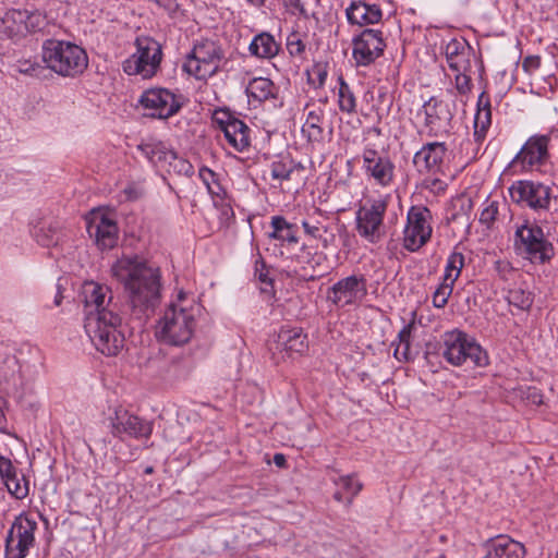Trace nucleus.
I'll return each mask as SVG.
<instances>
[{"label": "nucleus", "mask_w": 558, "mask_h": 558, "mask_svg": "<svg viewBox=\"0 0 558 558\" xmlns=\"http://www.w3.org/2000/svg\"><path fill=\"white\" fill-rule=\"evenodd\" d=\"M277 92L278 89L275 84L266 77H255L248 83L246 87V94L248 98L258 102L266 101L270 98H276Z\"/></svg>", "instance_id": "33"}, {"label": "nucleus", "mask_w": 558, "mask_h": 558, "mask_svg": "<svg viewBox=\"0 0 558 558\" xmlns=\"http://www.w3.org/2000/svg\"><path fill=\"white\" fill-rule=\"evenodd\" d=\"M199 174H201V177H204L205 174H207L211 178L214 177V172L207 168L201 169Z\"/></svg>", "instance_id": "60"}, {"label": "nucleus", "mask_w": 558, "mask_h": 558, "mask_svg": "<svg viewBox=\"0 0 558 558\" xmlns=\"http://www.w3.org/2000/svg\"><path fill=\"white\" fill-rule=\"evenodd\" d=\"M432 213L425 206H412L407 216L403 232V245L410 252H415L425 245L433 232Z\"/></svg>", "instance_id": "12"}, {"label": "nucleus", "mask_w": 558, "mask_h": 558, "mask_svg": "<svg viewBox=\"0 0 558 558\" xmlns=\"http://www.w3.org/2000/svg\"><path fill=\"white\" fill-rule=\"evenodd\" d=\"M513 203L535 213H550L557 209L558 195L551 185L539 181L520 180L509 187Z\"/></svg>", "instance_id": "7"}, {"label": "nucleus", "mask_w": 558, "mask_h": 558, "mask_svg": "<svg viewBox=\"0 0 558 558\" xmlns=\"http://www.w3.org/2000/svg\"><path fill=\"white\" fill-rule=\"evenodd\" d=\"M270 226L272 228V231L268 233L270 239L292 244L299 242V238L296 236V226L288 222L284 217L272 216Z\"/></svg>", "instance_id": "32"}, {"label": "nucleus", "mask_w": 558, "mask_h": 558, "mask_svg": "<svg viewBox=\"0 0 558 558\" xmlns=\"http://www.w3.org/2000/svg\"><path fill=\"white\" fill-rule=\"evenodd\" d=\"M4 400L2 398H0V416H4V413H3V405H4Z\"/></svg>", "instance_id": "63"}, {"label": "nucleus", "mask_w": 558, "mask_h": 558, "mask_svg": "<svg viewBox=\"0 0 558 558\" xmlns=\"http://www.w3.org/2000/svg\"><path fill=\"white\" fill-rule=\"evenodd\" d=\"M483 558H524V546L508 536H497L485 544Z\"/></svg>", "instance_id": "22"}, {"label": "nucleus", "mask_w": 558, "mask_h": 558, "mask_svg": "<svg viewBox=\"0 0 558 558\" xmlns=\"http://www.w3.org/2000/svg\"><path fill=\"white\" fill-rule=\"evenodd\" d=\"M286 46L291 57L302 58L305 52V44L296 32L287 37Z\"/></svg>", "instance_id": "42"}, {"label": "nucleus", "mask_w": 558, "mask_h": 558, "mask_svg": "<svg viewBox=\"0 0 558 558\" xmlns=\"http://www.w3.org/2000/svg\"><path fill=\"white\" fill-rule=\"evenodd\" d=\"M84 303V329L95 348L107 356L118 355L124 348L122 318L118 303L113 302L111 289L95 281H86L82 287Z\"/></svg>", "instance_id": "1"}, {"label": "nucleus", "mask_w": 558, "mask_h": 558, "mask_svg": "<svg viewBox=\"0 0 558 558\" xmlns=\"http://www.w3.org/2000/svg\"><path fill=\"white\" fill-rule=\"evenodd\" d=\"M453 290V284L442 281L433 294V304L437 308H442L448 303V299Z\"/></svg>", "instance_id": "41"}, {"label": "nucleus", "mask_w": 558, "mask_h": 558, "mask_svg": "<svg viewBox=\"0 0 558 558\" xmlns=\"http://www.w3.org/2000/svg\"><path fill=\"white\" fill-rule=\"evenodd\" d=\"M424 186L432 191H444L445 183L438 178H426L424 180Z\"/></svg>", "instance_id": "54"}, {"label": "nucleus", "mask_w": 558, "mask_h": 558, "mask_svg": "<svg viewBox=\"0 0 558 558\" xmlns=\"http://www.w3.org/2000/svg\"><path fill=\"white\" fill-rule=\"evenodd\" d=\"M144 472H145V474H153V473H154V468L149 465V466H147V468L145 469V471H144Z\"/></svg>", "instance_id": "64"}, {"label": "nucleus", "mask_w": 558, "mask_h": 558, "mask_svg": "<svg viewBox=\"0 0 558 558\" xmlns=\"http://www.w3.org/2000/svg\"><path fill=\"white\" fill-rule=\"evenodd\" d=\"M507 301L510 306L519 311H529L533 305L534 296L522 288H513L508 291Z\"/></svg>", "instance_id": "37"}, {"label": "nucleus", "mask_w": 558, "mask_h": 558, "mask_svg": "<svg viewBox=\"0 0 558 558\" xmlns=\"http://www.w3.org/2000/svg\"><path fill=\"white\" fill-rule=\"evenodd\" d=\"M159 7H162L170 13L178 12L180 5L177 0H154Z\"/></svg>", "instance_id": "55"}, {"label": "nucleus", "mask_w": 558, "mask_h": 558, "mask_svg": "<svg viewBox=\"0 0 558 558\" xmlns=\"http://www.w3.org/2000/svg\"><path fill=\"white\" fill-rule=\"evenodd\" d=\"M112 433L125 439L126 437H148L151 433L149 421H112Z\"/></svg>", "instance_id": "29"}, {"label": "nucleus", "mask_w": 558, "mask_h": 558, "mask_svg": "<svg viewBox=\"0 0 558 558\" xmlns=\"http://www.w3.org/2000/svg\"><path fill=\"white\" fill-rule=\"evenodd\" d=\"M294 169L293 161L288 158L276 160L271 163V178L280 181L290 180Z\"/></svg>", "instance_id": "40"}, {"label": "nucleus", "mask_w": 558, "mask_h": 558, "mask_svg": "<svg viewBox=\"0 0 558 558\" xmlns=\"http://www.w3.org/2000/svg\"><path fill=\"white\" fill-rule=\"evenodd\" d=\"M15 466L13 465L12 461L0 454V476L2 481L8 477L9 475H12V473L15 471Z\"/></svg>", "instance_id": "52"}, {"label": "nucleus", "mask_w": 558, "mask_h": 558, "mask_svg": "<svg viewBox=\"0 0 558 558\" xmlns=\"http://www.w3.org/2000/svg\"><path fill=\"white\" fill-rule=\"evenodd\" d=\"M441 355L453 366L482 367L488 356L477 341L466 332L451 330L442 336Z\"/></svg>", "instance_id": "5"}, {"label": "nucleus", "mask_w": 558, "mask_h": 558, "mask_svg": "<svg viewBox=\"0 0 558 558\" xmlns=\"http://www.w3.org/2000/svg\"><path fill=\"white\" fill-rule=\"evenodd\" d=\"M128 201H135L143 196L144 190L142 186L131 183L123 190Z\"/></svg>", "instance_id": "53"}, {"label": "nucleus", "mask_w": 558, "mask_h": 558, "mask_svg": "<svg viewBox=\"0 0 558 558\" xmlns=\"http://www.w3.org/2000/svg\"><path fill=\"white\" fill-rule=\"evenodd\" d=\"M338 106L340 111L349 114L354 113L356 111V98L353 90L342 75L338 77Z\"/></svg>", "instance_id": "34"}, {"label": "nucleus", "mask_w": 558, "mask_h": 558, "mask_svg": "<svg viewBox=\"0 0 558 558\" xmlns=\"http://www.w3.org/2000/svg\"><path fill=\"white\" fill-rule=\"evenodd\" d=\"M448 66L452 71H472V57L474 52L469 43L462 38H452L444 47Z\"/></svg>", "instance_id": "21"}, {"label": "nucleus", "mask_w": 558, "mask_h": 558, "mask_svg": "<svg viewBox=\"0 0 558 558\" xmlns=\"http://www.w3.org/2000/svg\"><path fill=\"white\" fill-rule=\"evenodd\" d=\"M308 74V82L315 87H322L327 78V65L324 63H316L312 66Z\"/></svg>", "instance_id": "43"}, {"label": "nucleus", "mask_w": 558, "mask_h": 558, "mask_svg": "<svg viewBox=\"0 0 558 558\" xmlns=\"http://www.w3.org/2000/svg\"><path fill=\"white\" fill-rule=\"evenodd\" d=\"M140 104L147 111V116L158 119H168L181 108L175 95L167 88L145 90L140 98Z\"/></svg>", "instance_id": "15"}, {"label": "nucleus", "mask_w": 558, "mask_h": 558, "mask_svg": "<svg viewBox=\"0 0 558 558\" xmlns=\"http://www.w3.org/2000/svg\"><path fill=\"white\" fill-rule=\"evenodd\" d=\"M137 149L156 167L166 169L171 159H175V151L160 141L149 140L137 146Z\"/></svg>", "instance_id": "25"}, {"label": "nucleus", "mask_w": 558, "mask_h": 558, "mask_svg": "<svg viewBox=\"0 0 558 558\" xmlns=\"http://www.w3.org/2000/svg\"><path fill=\"white\" fill-rule=\"evenodd\" d=\"M166 171L170 172L173 170L178 173H184L186 175H190L193 173V166L185 159L178 157L175 154V159H171V161L168 162Z\"/></svg>", "instance_id": "44"}, {"label": "nucleus", "mask_w": 558, "mask_h": 558, "mask_svg": "<svg viewBox=\"0 0 558 558\" xmlns=\"http://www.w3.org/2000/svg\"><path fill=\"white\" fill-rule=\"evenodd\" d=\"M17 71L22 74L38 77L45 71V68L37 62L24 60L19 62Z\"/></svg>", "instance_id": "46"}, {"label": "nucleus", "mask_w": 558, "mask_h": 558, "mask_svg": "<svg viewBox=\"0 0 558 558\" xmlns=\"http://www.w3.org/2000/svg\"><path fill=\"white\" fill-rule=\"evenodd\" d=\"M43 61L47 68L62 76H75L88 65L85 50L75 44L49 39L43 46Z\"/></svg>", "instance_id": "6"}, {"label": "nucleus", "mask_w": 558, "mask_h": 558, "mask_svg": "<svg viewBox=\"0 0 558 558\" xmlns=\"http://www.w3.org/2000/svg\"><path fill=\"white\" fill-rule=\"evenodd\" d=\"M27 11L9 10L0 17V36L12 38L28 31L26 20Z\"/></svg>", "instance_id": "27"}, {"label": "nucleus", "mask_w": 558, "mask_h": 558, "mask_svg": "<svg viewBox=\"0 0 558 558\" xmlns=\"http://www.w3.org/2000/svg\"><path fill=\"white\" fill-rule=\"evenodd\" d=\"M456 72H457V74L454 77V83H456L457 90L462 95L470 93L472 89V80H471L472 71L471 72L456 71Z\"/></svg>", "instance_id": "45"}, {"label": "nucleus", "mask_w": 558, "mask_h": 558, "mask_svg": "<svg viewBox=\"0 0 558 558\" xmlns=\"http://www.w3.org/2000/svg\"><path fill=\"white\" fill-rule=\"evenodd\" d=\"M387 199L377 198L361 206L356 211V231L363 239L377 243L384 235V217Z\"/></svg>", "instance_id": "11"}, {"label": "nucleus", "mask_w": 558, "mask_h": 558, "mask_svg": "<svg viewBox=\"0 0 558 558\" xmlns=\"http://www.w3.org/2000/svg\"><path fill=\"white\" fill-rule=\"evenodd\" d=\"M463 266V254L459 252H452L447 259L442 281L454 284L456 280L459 278L461 274Z\"/></svg>", "instance_id": "38"}, {"label": "nucleus", "mask_w": 558, "mask_h": 558, "mask_svg": "<svg viewBox=\"0 0 558 558\" xmlns=\"http://www.w3.org/2000/svg\"><path fill=\"white\" fill-rule=\"evenodd\" d=\"M496 267L499 271L509 269V264L504 262H497Z\"/></svg>", "instance_id": "59"}, {"label": "nucleus", "mask_w": 558, "mask_h": 558, "mask_svg": "<svg viewBox=\"0 0 558 558\" xmlns=\"http://www.w3.org/2000/svg\"><path fill=\"white\" fill-rule=\"evenodd\" d=\"M367 295V283L363 275H351L338 280L327 291L326 299L338 307L356 305Z\"/></svg>", "instance_id": "14"}, {"label": "nucleus", "mask_w": 558, "mask_h": 558, "mask_svg": "<svg viewBox=\"0 0 558 558\" xmlns=\"http://www.w3.org/2000/svg\"><path fill=\"white\" fill-rule=\"evenodd\" d=\"M460 202L462 203L461 204L462 209H471V207H472L471 199L461 198Z\"/></svg>", "instance_id": "58"}, {"label": "nucleus", "mask_w": 558, "mask_h": 558, "mask_svg": "<svg viewBox=\"0 0 558 558\" xmlns=\"http://www.w3.org/2000/svg\"><path fill=\"white\" fill-rule=\"evenodd\" d=\"M541 66V58L538 56H529L522 61V69L527 74H533Z\"/></svg>", "instance_id": "49"}, {"label": "nucleus", "mask_w": 558, "mask_h": 558, "mask_svg": "<svg viewBox=\"0 0 558 558\" xmlns=\"http://www.w3.org/2000/svg\"><path fill=\"white\" fill-rule=\"evenodd\" d=\"M363 169L378 185L389 186L395 178V165L372 147H365L362 154Z\"/></svg>", "instance_id": "19"}, {"label": "nucleus", "mask_w": 558, "mask_h": 558, "mask_svg": "<svg viewBox=\"0 0 558 558\" xmlns=\"http://www.w3.org/2000/svg\"><path fill=\"white\" fill-rule=\"evenodd\" d=\"M410 336L411 326H404L398 333V342H392V345H395L393 355L400 362H408L412 359Z\"/></svg>", "instance_id": "36"}, {"label": "nucleus", "mask_w": 558, "mask_h": 558, "mask_svg": "<svg viewBox=\"0 0 558 558\" xmlns=\"http://www.w3.org/2000/svg\"><path fill=\"white\" fill-rule=\"evenodd\" d=\"M9 493L17 499H23L28 495V482L22 475L19 477L16 470L3 480Z\"/></svg>", "instance_id": "39"}, {"label": "nucleus", "mask_w": 558, "mask_h": 558, "mask_svg": "<svg viewBox=\"0 0 558 558\" xmlns=\"http://www.w3.org/2000/svg\"><path fill=\"white\" fill-rule=\"evenodd\" d=\"M86 230L100 250H110L117 245L119 229L117 222L101 211H92Z\"/></svg>", "instance_id": "18"}, {"label": "nucleus", "mask_w": 558, "mask_h": 558, "mask_svg": "<svg viewBox=\"0 0 558 558\" xmlns=\"http://www.w3.org/2000/svg\"><path fill=\"white\" fill-rule=\"evenodd\" d=\"M61 302H62V295L60 294V292H58V294L54 298L56 306H59L61 304Z\"/></svg>", "instance_id": "61"}, {"label": "nucleus", "mask_w": 558, "mask_h": 558, "mask_svg": "<svg viewBox=\"0 0 558 558\" xmlns=\"http://www.w3.org/2000/svg\"><path fill=\"white\" fill-rule=\"evenodd\" d=\"M37 522L27 514L17 515L5 538V558H25L35 543Z\"/></svg>", "instance_id": "10"}, {"label": "nucleus", "mask_w": 558, "mask_h": 558, "mask_svg": "<svg viewBox=\"0 0 558 558\" xmlns=\"http://www.w3.org/2000/svg\"><path fill=\"white\" fill-rule=\"evenodd\" d=\"M222 59L221 47L215 41L204 40L187 54L183 70L197 80H206L218 72Z\"/></svg>", "instance_id": "8"}, {"label": "nucleus", "mask_w": 558, "mask_h": 558, "mask_svg": "<svg viewBox=\"0 0 558 558\" xmlns=\"http://www.w3.org/2000/svg\"><path fill=\"white\" fill-rule=\"evenodd\" d=\"M247 1L256 7H259L264 3V0H247Z\"/></svg>", "instance_id": "62"}, {"label": "nucleus", "mask_w": 558, "mask_h": 558, "mask_svg": "<svg viewBox=\"0 0 558 558\" xmlns=\"http://www.w3.org/2000/svg\"><path fill=\"white\" fill-rule=\"evenodd\" d=\"M283 3L292 14L298 13L303 17L308 19V13L301 0H283Z\"/></svg>", "instance_id": "48"}, {"label": "nucleus", "mask_w": 558, "mask_h": 558, "mask_svg": "<svg viewBox=\"0 0 558 558\" xmlns=\"http://www.w3.org/2000/svg\"><path fill=\"white\" fill-rule=\"evenodd\" d=\"M137 51L123 62V71L129 75L150 78L159 69L162 50L160 44L150 37L136 39Z\"/></svg>", "instance_id": "9"}, {"label": "nucleus", "mask_w": 558, "mask_h": 558, "mask_svg": "<svg viewBox=\"0 0 558 558\" xmlns=\"http://www.w3.org/2000/svg\"><path fill=\"white\" fill-rule=\"evenodd\" d=\"M347 17L349 23L364 26L378 23L383 17V12L377 4L354 1L347 9Z\"/></svg>", "instance_id": "23"}, {"label": "nucleus", "mask_w": 558, "mask_h": 558, "mask_svg": "<svg viewBox=\"0 0 558 558\" xmlns=\"http://www.w3.org/2000/svg\"><path fill=\"white\" fill-rule=\"evenodd\" d=\"M425 124L429 128L442 126L450 122L453 113L449 102L437 97H432L424 106Z\"/></svg>", "instance_id": "24"}, {"label": "nucleus", "mask_w": 558, "mask_h": 558, "mask_svg": "<svg viewBox=\"0 0 558 558\" xmlns=\"http://www.w3.org/2000/svg\"><path fill=\"white\" fill-rule=\"evenodd\" d=\"M199 313L201 306L194 300H189L185 292L180 291L177 300L169 304L158 320L156 337L169 345H184L194 335L196 316Z\"/></svg>", "instance_id": "3"}, {"label": "nucleus", "mask_w": 558, "mask_h": 558, "mask_svg": "<svg viewBox=\"0 0 558 558\" xmlns=\"http://www.w3.org/2000/svg\"><path fill=\"white\" fill-rule=\"evenodd\" d=\"M255 274L258 278V280L266 284H271L272 280L268 275V270L266 269V265L264 260H257L255 264Z\"/></svg>", "instance_id": "50"}, {"label": "nucleus", "mask_w": 558, "mask_h": 558, "mask_svg": "<svg viewBox=\"0 0 558 558\" xmlns=\"http://www.w3.org/2000/svg\"><path fill=\"white\" fill-rule=\"evenodd\" d=\"M492 124L490 98L485 92L481 93L477 99V109L474 117V137L482 142Z\"/></svg>", "instance_id": "28"}, {"label": "nucleus", "mask_w": 558, "mask_h": 558, "mask_svg": "<svg viewBox=\"0 0 558 558\" xmlns=\"http://www.w3.org/2000/svg\"><path fill=\"white\" fill-rule=\"evenodd\" d=\"M306 335L301 328L282 327L278 333L277 349L292 353H304L307 350Z\"/></svg>", "instance_id": "26"}, {"label": "nucleus", "mask_w": 558, "mask_h": 558, "mask_svg": "<svg viewBox=\"0 0 558 558\" xmlns=\"http://www.w3.org/2000/svg\"><path fill=\"white\" fill-rule=\"evenodd\" d=\"M498 214V205L495 202L488 204L481 213L480 222L486 226H490Z\"/></svg>", "instance_id": "47"}, {"label": "nucleus", "mask_w": 558, "mask_h": 558, "mask_svg": "<svg viewBox=\"0 0 558 558\" xmlns=\"http://www.w3.org/2000/svg\"><path fill=\"white\" fill-rule=\"evenodd\" d=\"M549 141L548 135H532L514 156L511 165L520 166L523 170H533L545 165L549 158Z\"/></svg>", "instance_id": "16"}, {"label": "nucleus", "mask_w": 558, "mask_h": 558, "mask_svg": "<svg viewBox=\"0 0 558 558\" xmlns=\"http://www.w3.org/2000/svg\"><path fill=\"white\" fill-rule=\"evenodd\" d=\"M211 120L223 132L228 144L236 151L243 153L250 147L251 129L229 109L214 110Z\"/></svg>", "instance_id": "13"}, {"label": "nucleus", "mask_w": 558, "mask_h": 558, "mask_svg": "<svg viewBox=\"0 0 558 558\" xmlns=\"http://www.w3.org/2000/svg\"><path fill=\"white\" fill-rule=\"evenodd\" d=\"M527 399H532L533 403L536 404L542 403V396L537 392L535 388L529 390Z\"/></svg>", "instance_id": "57"}, {"label": "nucleus", "mask_w": 558, "mask_h": 558, "mask_svg": "<svg viewBox=\"0 0 558 558\" xmlns=\"http://www.w3.org/2000/svg\"><path fill=\"white\" fill-rule=\"evenodd\" d=\"M385 47L381 32L366 28L353 39V59L357 65H369L383 54Z\"/></svg>", "instance_id": "17"}, {"label": "nucleus", "mask_w": 558, "mask_h": 558, "mask_svg": "<svg viewBox=\"0 0 558 558\" xmlns=\"http://www.w3.org/2000/svg\"><path fill=\"white\" fill-rule=\"evenodd\" d=\"M274 463H275L278 468H286V466H287V460H286L284 454H282V453H276V454L274 456Z\"/></svg>", "instance_id": "56"}, {"label": "nucleus", "mask_w": 558, "mask_h": 558, "mask_svg": "<svg viewBox=\"0 0 558 558\" xmlns=\"http://www.w3.org/2000/svg\"><path fill=\"white\" fill-rule=\"evenodd\" d=\"M335 484L337 486V490L333 498L339 502L345 504L348 507L363 488V484L353 475L340 476L335 481Z\"/></svg>", "instance_id": "30"}, {"label": "nucleus", "mask_w": 558, "mask_h": 558, "mask_svg": "<svg viewBox=\"0 0 558 558\" xmlns=\"http://www.w3.org/2000/svg\"><path fill=\"white\" fill-rule=\"evenodd\" d=\"M302 227L304 229V232L307 235L315 238V239L322 238V233H320L322 229H324L326 231V228H324L320 223L312 225L307 220L302 221Z\"/></svg>", "instance_id": "51"}, {"label": "nucleus", "mask_w": 558, "mask_h": 558, "mask_svg": "<svg viewBox=\"0 0 558 558\" xmlns=\"http://www.w3.org/2000/svg\"><path fill=\"white\" fill-rule=\"evenodd\" d=\"M513 248L518 255L533 264H547L555 256V247L543 228L529 219L515 225Z\"/></svg>", "instance_id": "4"}, {"label": "nucleus", "mask_w": 558, "mask_h": 558, "mask_svg": "<svg viewBox=\"0 0 558 558\" xmlns=\"http://www.w3.org/2000/svg\"><path fill=\"white\" fill-rule=\"evenodd\" d=\"M323 111H310L302 131L307 134L310 141L319 142L324 138Z\"/></svg>", "instance_id": "35"}, {"label": "nucleus", "mask_w": 558, "mask_h": 558, "mask_svg": "<svg viewBox=\"0 0 558 558\" xmlns=\"http://www.w3.org/2000/svg\"><path fill=\"white\" fill-rule=\"evenodd\" d=\"M111 276L123 287L132 313L141 317L160 302V269L140 255H123L111 266Z\"/></svg>", "instance_id": "2"}, {"label": "nucleus", "mask_w": 558, "mask_h": 558, "mask_svg": "<svg viewBox=\"0 0 558 558\" xmlns=\"http://www.w3.org/2000/svg\"><path fill=\"white\" fill-rule=\"evenodd\" d=\"M248 50L252 56L263 59H270L279 51V45L269 33L256 35L250 44Z\"/></svg>", "instance_id": "31"}, {"label": "nucleus", "mask_w": 558, "mask_h": 558, "mask_svg": "<svg viewBox=\"0 0 558 558\" xmlns=\"http://www.w3.org/2000/svg\"><path fill=\"white\" fill-rule=\"evenodd\" d=\"M446 154L447 146L445 143H427L415 153L413 163L420 173L438 174L442 172Z\"/></svg>", "instance_id": "20"}]
</instances>
